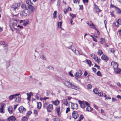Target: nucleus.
Masks as SVG:
<instances>
[{
    "label": "nucleus",
    "mask_w": 121,
    "mask_h": 121,
    "mask_svg": "<svg viewBox=\"0 0 121 121\" xmlns=\"http://www.w3.org/2000/svg\"><path fill=\"white\" fill-rule=\"evenodd\" d=\"M82 74V71L80 70H79L77 72L75 73L74 75L76 77H78L81 75Z\"/></svg>",
    "instance_id": "obj_13"
},
{
    "label": "nucleus",
    "mask_w": 121,
    "mask_h": 121,
    "mask_svg": "<svg viewBox=\"0 0 121 121\" xmlns=\"http://www.w3.org/2000/svg\"><path fill=\"white\" fill-rule=\"evenodd\" d=\"M20 95V93H18L17 94H16L15 95H11L9 96V99L10 100H12L13 99L14 97Z\"/></svg>",
    "instance_id": "obj_11"
},
{
    "label": "nucleus",
    "mask_w": 121,
    "mask_h": 121,
    "mask_svg": "<svg viewBox=\"0 0 121 121\" xmlns=\"http://www.w3.org/2000/svg\"><path fill=\"white\" fill-rule=\"evenodd\" d=\"M69 15L72 17L71 18H73V19L74 18L76 17V15L75 14L70 13Z\"/></svg>",
    "instance_id": "obj_41"
},
{
    "label": "nucleus",
    "mask_w": 121,
    "mask_h": 121,
    "mask_svg": "<svg viewBox=\"0 0 121 121\" xmlns=\"http://www.w3.org/2000/svg\"><path fill=\"white\" fill-rule=\"evenodd\" d=\"M56 111L58 115H59L61 113L60 111V107L57 108L56 109Z\"/></svg>",
    "instance_id": "obj_23"
},
{
    "label": "nucleus",
    "mask_w": 121,
    "mask_h": 121,
    "mask_svg": "<svg viewBox=\"0 0 121 121\" xmlns=\"http://www.w3.org/2000/svg\"><path fill=\"white\" fill-rule=\"evenodd\" d=\"M103 52L101 50L99 49L98 50L97 52L98 55L99 56H101L103 54Z\"/></svg>",
    "instance_id": "obj_28"
},
{
    "label": "nucleus",
    "mask_w": 121,
    "mask_h": 121,
    "mask_svg": "<svg viewBox=\"0 0 121 121\" xmlns=\"http://www.w3.org/2000/svg\"><path fill=\"white\" fill-rule=\"evenodd\" d=\"M87 23L91 27H92V26H95L91 22H87Z\"/></svg>",
    "instance_id": "obj_27"
},
{
    "label": "nucleus",
    "mask_w": 121,
    "mask_h": 121,
    "mask_svg": "<svg viewBox=\"0 0 121 121\" xmlns=\"http://www.w3.org/2000/svg\"><path fill=\"white\" fill-rule=\"evenodd\" d=\"M101 58L102 60L106 61H107L108 59V58L107 56L104 55L102 56Z\"/></svg>",
    "instance_id": "obj_21"
},
{
    "label": "nucleus",
    "mask_w": 121,
    "mask_h": 121,
    "mask_svg": "<svg viewBox=\"0 0 121 121\" xmlns=\"http://www.w3.org/2000/svg\"><path fill=\"white\" fill-rule=\"evenodd\" d=\"M46 95L48 96L49 95L50 93V91H47L46 92Z\"/></svg>",
    "instance_id": "obj_58"
},
{
    "label": "nucleus",
    "mask_w": 121,
    "mask_h": 121,
    "mask_svg": "<svg viewBox=\"0 0 121 121\" xmlns=\"http://www.w3.org/2000/svg\"><path fill=\"white\" fill-rule=\"evenodd\" d=\"M72 116L73 118L74 119H76L79 116L78 112L77 111H73L72 113Z\"/></svg>",
    "instance_id": "obj_10"
},
{
    "label": "nucleus",
    "mask_w": 121,
    "mask_h": 121,
    "mask_svg": "<svg viewBox=\"0 0 121 121\" xmlns=\"http://www.w3.org/2000/svg\"><path fill=\"white\" fill-rule=\"evenodd\" d=\"M60 0H58L57 1V6L58 8H59L60 5Z\"/></svg>",
    "instance_id": "obj_37"
},
{
    "label": "nucleus",
    "mask_w": 121,
    "mask_h": 121,
    "mask_svg": "<svg viewBox=\"0 0 121 121\" xmlns=\"http://www.w3.org/2000/svg\"><path fill=\"white\" fill-rule=\"evenodd\" d=\"M33 5H32L31 6H29V7H28V8L29 9H30L31 11V12H33L35 10V8L33 6Z\"/></svg>",
    "instance_id": "obj_25"
},
{
    "label": "nucleus",
    "mask_w": 121,
    "mask_h": 121,
    "mask_svg": "<svg viewBox=\"0 0 121 121\" xmlns=\"http://www.w3.org/2000/svg\"><path fill=\"white\" fill-rule=\"evenodd\" d=\"M28 13V10L26 9L23 11H22L20 13V15L23 17L26 16Z\"/></svg>",
    "instance_id": "obj_5"
},
{
    "label": "nucleus",
    "mask_w": 121,
    "mask_h": 121,
    "mask_svg": "<svg viewBox=\"0 0 121 121\" xmlns=\"http://www.w3.org/2000/svg\"><path fill=\"white\" fill-rule=\"evenodd\" d=\"M57 13V12L56 11H55L53 14V17L54 18H56L57 17L56 14Z\"/></svg>",
    "instance_id": "obj_35"
},
{
    "label": "nucleus",
    "mask_w": 121,
    "mask_h": 121,
    "mask_svg": "<svg viewBox=\"0 0 121 121\" xmlns=\"http://www.w3.org/2000/svg\"><path fill=\"white\" fill-rule=\"evenodd\" d=\"M4 104L1 105V107L0 108V112L2 113H4L3 112V107H4Z\"/></svg>",
    "instance_id": "obj_24"
},
{
    "label": "nucleus",
    "mask_w": 121,
    "mask_h": 121,
    "mask_svg": "<svg viewBox=\"0 0 121 121\" xmlns=\"http://www.w3.org/2000/svg\"><path fill=\"white\" fill-rule=\"evenodd\" d=\"M117 98L120 99L121 100V96L119 95H118L117 96Z\"/></svg>",
    "instance_id": "obj_64"
},
{
    "label": "nucleus",
    "mask_w": 121,
    "mask_h": 121,
    "mask_svg": "<svg viewBox=\"0 0 121 121\" xmlns=\"http://www.w3.org/2000/svg\"><path fill=\"white\" fill-rule=\"evenodd\" d=\"M62 22H58V26H59L60 27H61L62 24Z\"/></svg>",
    "instance_id": "obj_54"
},
{
    "label": "nucleus",
    "mask_w": 121,
    "mask_h": 121,
    "mask_svg": "<svg viewBox=\"0 0 121 121\" xmlns=\"http://www.w3.org/2000/svg\"><path fill=\"white\" fill-rule=\"evenodd\" d=\"M10 64V62L9 61H6V67L7 68L8 67Z\"/></svg>",
    "instance_id": "obj_45"
},
{
    "label": "nucleus",
    "mask_w": 121,
    "mask_h": 121,
    "mask_svg": "<svg viewBox=\"0 0 121 121\" xmlns=\"http://www.w3.org/2000/svg\"><path fill=\"white\" fill-rule=\"evenodd\" d=\"M29 23L28 21H25L23 22V25L24 26H26Z\"/></svg>",
    "instance_id": "obj_44"
},
{
    "label": "nucleus",
    "mask_w": 121,
    "mask_h": 121,
    "mask_svg": "<svg viewBox=\"0 0 121 121\" xmlns=\"http://www.w3.org/2000/svg\"><path fill=\"white\" fill-rule=\"evenodd\" d=\"M53 121H60L59 119L58 118H54Z\"/></svg>",
    "instance_id": "obj_52"
},
{
    "label": "nucleus",
    "mask_w": 121,
    "mask_h": 121,
    "mask_svg": "<svg viewBox=\"0 0 121 121\" xmlns=\"http://www.w3.org/2000/svg\"><path fill=\"white\" fill-rule=\"evenodd\" d=\"M32 113V112L31 111H28L26 113V116L27 117H29Z\"/></svg>",
    "instance_id": "obj_30"
},
{
    "label": "nucleus",
    "mask_w": 121,
    "mask_h": 121,
    "mask_svg": "<svg viewBox=\"0 0 121 121\" xmlns=\"http://www.w3.org/2000/svg\"><path fill=\"white\" fill-rule=\"evenodd\" d=\"M73 18H71L70 20V23L72 25H73Z\"/></svg>",
    "instance_id": "obj_57"
},
{
    "label": "nucleus",
    "mask_w": 121,
    "mask_h": 121,
    "mask_svg": "<svg viewBox=\"0 0 121 121\" xmlns=\"http://www.w3.org/2000/svg\"><path fill=\"white\" fill-rule=\"evenodd\" d=\"M20 4V3H17L13 4L11 7L12 9L13 10H15L16 9L19 8Z\"/></svg>",
    "instance_id": "obj_3"
},
{
    "label": "nucleus",
    "mask_w": 121,
    "mask_h": 121,
    "mask_svg": "<svg viewBox=\"0 0 121 121\" xmlns=\"http://www.w3.org/2000/svg\"><path fill=\"white\" fill-rule=\"evenodd\" d=\"M117 23L118 24H120L121 25V19H119L117 20Z\"/></svg>",
    "instance_id": "obj_51"
},
{
    "label": "nucleus",
    "mask_w": 121,
    "mask_h": 121,
    "mask_svg": "<svg viewBox=\"0 0 121 121\" xmlns=\"http://www.w3.org/2000/svg\"><path fill=\"white\" fill-rule=\"evenodd\" d=\"M8 110L10 114H11L13 113V109L11 106H9L8 108Z\"/></svg>",
    "instance_id": "obj_18"
},
{
    "label": "nucleus",
    "mask_w": 121,
    "mask_h": 121,
    "mask_svg": "<svg viewBox=\"0 0 121 121\" xmlns=\"http://www.w3.org/2000/svg\"><path fill=\"white\" fill-rule=\"evenodd\" d=\"M86 61L89 66H91V62L89 60H86Z\"/></svg>",
    "instance_id": "obj_31"
},
{
    "label": "nucleus",
    "mask_w": 121,
    "mask_h": 121,
    "mask_svg": "<svg viewBox=\"0 0 121 121\" xmlns=\"http://www.w3.org/2000/svg\"><path fill=\"white\" fill-rule=\"evenodd\" d=\"M74 52L75 54L77 55H80V54L78 50H76L75 49Z\"/></svg>",
    "instance_id": "obj_38"
},
{
    "label": "nucleus",
    "mask_w": 121,
    "mask_h": 121,
    "mask_svg": "<svg viewBox=\"0 0 121 121\" xmlns=\"http://www.w3.org/2000/svg\"><path fill=\"white\" fill-rule=\"evenodd\" d=\"M41 58L42 59L44 60H45L46 59V58L45 56L43 55H42Z\"/></svg>",
    "instance_id": "obj_42"
},
{
    "label": "nucleus",
    "mask_w": 121,
    "mask_h": 121,
    "mask_svg": "<svg viewBox=\"0 0 121 121\" xmlns=\"http://www.w3.org/2000/svg\"><path fill=\"white\" fill-rule=\"evenodd\" d=\"M26 3L28 5V7L33 5V4L31 2L30 0H26Z\"/></svg>",
    "instance_id": "obj_20"
},
{
    "label": "nucleus",
    "mask_w": 121,
    "mask_h": 121,
    "mask_svg": "<svg viewBox=\"0 0 121 121\" xmlns=\"http://www.w3.org/2000/svg\"><path fill=\"white\" fill-rule=\"evenodd\" d=\"M70 111V108H66V113H68V112L69 111Z\"/></svg>",
    "instance_id": "obj_53"
},
{
    "label": "nucleus",
    "mask_w": 121,
    "mask_h": 121,
    "mask_svg": "<svg viewBox=\"0 0 121 121\" xmlns=\"http://www.w3.org/2000/svg\"><path fill=\"white\" fill-rule=\"evenodd\" d=\"M93 58H94V60L96 61L99 64L100 63L101 61V60L100 59V58L96 56H95V57H93Z\"/></svg>",
    "instance_id": "obj_16"
},
{
    "label": "nucleus",
    "mask_w": 121,
    "mask_h": 121,
    "mask_svg": "<svg viewBox=\"0 0 121 121\" xmlns=\"http://www.w3.org/2000/svg\"><path fill=\"white\" fill-rule=\"evenodd\" d=\"M27 117L24 116L22 117L21 119L22 121H27L28 120V119Z\"/></svg>",
    "instance_id": "obj_33"
},
{
    "label": "nucleus",
    "mask_w": 121,
    "mask_h": 121,
    "mask_svg": "<svg viewBox=\"0 0 121 121\" xmlns=\"http://www.w3.org/2000/svg\"><path fill=\"white\" fill-rule=\"evenodd\" d=\"M62 101L63 104L66 106H67L68 104V102L67 99H65L63 100Z\"/></svg>",
    "instance_id": "obj_22"
},
{
    "label": "nucleus",
    "mask_w": 121,
    "mask_h": 121,
    "mask_svg": "<svg viewBox=\"0 0 121 121\" xmlns=\"http://www.w3.org/2000/svg\"><path fill=\"white\" fill-rule=\"evenodd\" d=\"M94 107L97 110L98 109V107L97 106L95 105H94Z\"/></svg>",
    "instance_id": "obj_63"
},
{
    "label": "nucleus",
    "mask_w": 121,
    "mask_h": 121,
    "mask_svg": "<svg viewBox=\"0 0 121 121\" xmlns=\"http://www.w3.org/2000/svg\"><path fill=\"white\" fill-rule=\"evenodd\" d=\"M68 104L69 105L71 104V108L72 109H77L78 108V105L76 104L69 102V103Z\"/></svg>",
    "instance_id": "obj_8"
},
{
    "label": "nucleus",
    "mask_w": 121,
    "mask_h": 121,
    "mask_svg": "<svg viewBox=\"0 0 121 121\" xmlns=\"http://www.w3.org/2000/svg\"><path fill=\"white\" fill-rule=\"evenodd\" d=\"M95 56H96L95 55V54H92L91 55V57L93 59L94 58L93 57H95Z\"/></svg>",
    "instance_id": "obj_60"
},
{
    "label": "nucleus",
    "mask_w": 121,
    "mask_h": 121,
    "mask_svg": "<svg viewBox=\"0 0 121 121\" xmlns=\"http://www.w3.org/2000/svg\"><path fill=\"white\" fill-rule=\"evenodd\" d=\"M83 118V115H81L79 116V119L78 120V121H80L81 120H82Z\"/></svg>",
    "instance_id": "obj_43"
},
{
    "label": "nucleus",
    "mask_w": 121,
    "mask_h": 121,
    "mask_svg": "<svg viewBox=\"0 0 121 121\" xmlns=\"http://www.w3.org/2000/svg\"><path fill=\"white\" fill-rule=\"evenodd\" d=\"M100 42L101 43L103 44L104 42V39L103 38L101 39Z\"/></svg>",
    "instance_id": "obj_46"
},
{
    "label": "nucleus",
    "mask_w": 121,
    "mask_h": 121,
    "mask_svg": "<svg viewBox=\"0 0 121 121\" xmlns=\"http://www.w3.org/2000/svg\"><path fill=\"white\" fill-rule=\"evenodd\" d=\"M16 120V118L14 116H12L9 117L8 120L9 121H15Z\"/></svg>",
    "instance_id": "obj_17"
},
{
    "label": "nucleus",
    "mask_w": 121,
    "mask_h": 121,
    "mask_svg": "<svg viewBox=\"0 0 121 121\" xmlns=\"http://www.w3.org/2000/svg\"><path fill=\"white\" fill-rule=\"evenodd\" d=\"M116 73H119L121 71V70L120 68H118V67L115 70H114Z\"/></svg>",
    "instance_id": "obj_36"
},
{
    "label": "nucleus",
    "mask_w": 121,
    "mask_h": 121,
    "mask_svg": "<svg viewBox=\"0 0 121 121\" xmlns=\"http://www.w3.org/2000/svg\"><path fill=\"white\" fill-rule=\"evenodd\" d=\"M19 112L23 114H24L26 111V109L22 106L20 107L18 109Z\"/></svg>",
    "instance_id": "obj_9"
},
{
    "label": "nucleus",
    "mask_w": 121,
    "mask_h": 121,
    "mask_svg": "<svg viewBox=\"0 0 121 121\" xmlns=\"http://www.w3.org/2000/svg\"><path fill=\"white\" fill-rule=\"evenodd\" d=\"M46 108L48 112H51L53 109V105L52 104H49L48 106Z\"/></svg>",
    "instance_id": "obj_6"
},
{
    "label": "nucleus",
    "mask_w": 121,
    "mask_h": 121,
    "mask_svg": "<svg viewBox=\"0 0 121 121\" xmlns=\"http://www.w3.org/2000/svg\"><path fill=\"white\" fill-rule=\"evenodd\" d=\"M27 99L28 100H30V99L31 97V96H33V93L32 92H30V93H27Z\"/></svg>",
    "instance_id": "obj_12"
},
{
    "label": "nucleus",
    "mask_w": 121,
    "mask_h": 121,
    "mask_svg": "<svg viewBox=\"0 0 121 121\" xmlns=\"http://www.w3.org/2000/svg\"><path fill=\"white\" fill-rule=\"evenodd\" d=\"M98 95L100 96H102L103 95V93L102 92H100L98 94Z\"/></svg>",
    "instance_id": "obj_56"
},
{
    "label": "nucleus",
    "mask_w": 121,
    "mask_h": 121,
    "mask_svg": "<svg viewBox=\"0 0 121 121\" xmlns=\"http://www.w3.org/2000/svg\"><path fill=\"white\" fill-rule=\"evenodd\" d=\"M111 17H114V15L113 13V12H111Z\"/></svg>",
    "instance_id": "obj_59"
},
{
    "label": "nucleus",
    "mask_w": 121,
    "mask_h": 121,
    "mask_svg": "<svg viewBox=\"0 0 121 121\" xmlns=\"http://www.w3.org/2000/svg\"><path fill=\"white\" fill-rule=\"evenodd\" d=\"M21 100V98L20 97H17L16 99V101L17 102L20 101Z\"/></svg>",
    "instance_id": "obj_39"
},
{
    "label": "nucleus",
    "mask_w": 121,
    "mask_h": 121,
    "mask_svg": "<svg viewBox=\"0 0 121 121\" xmlns=\"http://www.w3.org/2000/svg\"><path fill=\"white\" fill-rule=\"evenodd\" d=\"M94 6L95 10L96 11V12L99 13L101 12V10L99 8L97 5L95 4Z\"/></svg>",
    "instance_id": "obj_14"
},
{
    "label": "nucleus",
    "mask_w": 121,
    "mask_h": 121,
    "mask_svg": "<svg viewBox=\"0 0 121 121\" xmlns=\"http://www.w3.org/2000/svg\"><path fill=\"white\" fill-rule=\"evenodd\" d=\"M92 109V108L89 106H88L86 108L87 111L89 112L91 111Z\"/></svg>",
    "instance_id": "obj_32"
},
{
    "label": "nucleus",
    "mask_w": 121,
    "mask_h": 121,
    "mask_svg": "<svg viewBox=\"0 0 121 121\" xmlns=\"http://www.w3.org/2000/svg\"><path fill=\"white\" fill-rule=\"evenodd\" d=\"M96 74L98 76H101V75L100 71H98L97 72Z\"/></svg>",
    "instance_id": "obj_50"
},
{
    "label": "nucleus",
    "mask_w": 121,
    "mask_h": 121,
    "mask_svg": "<svg viewBox=\"0 0 121 121\" xmlns=\"http://www.w3.org/2000/svg\"><path fill=\"white\" fill-rule=\"evenodd\" d=\"M64 13L65 14H66V13L68 11H71V9L68 6L67 9H64Z\"/></svg>",
    "instance_id": "obj_19"
},
{
    "label": "nucleus",
    "mask_w": 121,
    "mask_h": 121,
    "mask_svg": "<svg viewBox=\"0 0 121 121\" xmlns=\"http://www.w3.org/2000/svg\"><path fill=\"white\" fill-rule=\"evenodd\" d=\"M39 95L38 94H36L35 96V97L37 99H39Z\"/></svg>",
    "instance_id": "obj_55"
},
{
    "label": "nucleus",
    "mask_w": 121,
    "mask_h": 121,
    "mask_svg": "<svg viewBox=\"0 0 121 121\" xmlns=\"http://www.w3.org/2000/svg\"><path fill=\"white\" fill-rule=\"evenodd\" d=\"M92 87V86L90 84H88L87 86V88L89 89H91Z\"/></svg>",
    "instance_id": "obj_48"
},
{
    "label": "nucleus",
    "mask_w": 121,
    "mask_h": 121,
    "mask_svg": "<svg viewBox=\"0 0 121 121\" xmlns=\"http://www.w3.org/2000/svg\"><path fill=\"white\" fill-rule=\"evenodd\" d=\"M37 108L39 109H40L41 107V104L40 102H37Z\"/></svg>",
    "instance_id": "obj_29"
},
{
    "label": "nucleus",
    "mask_w": 121,
    "mask_h": 121,
    "mask_svg": "<svg viewBox=\"0 0 121 121\" xmlns=\"http://www.w3.org/2000/svg\"><path fill=\"white\" fill-rule=\"evenodd\" d=\"M111 66L113 67L114 70H115L117 69L118 67V64L117 63L113 61L111 63Z\"/></svg>",
    "instance_id": "obj_7"
},
{
    "label": "nucleus",
    "mask_w": 121,
    "mask_h": 121,
    "mask_svg": "<svg viewBox=\"0 0 121 121\" xmlns=\"http://www.w3.org/2000/svg\"><path fill=\"white\" fill-rule=\"evenodd\" d=\"M117 85L119 86L120 87H121V85L120 83L119 82H117Z\"/></svg>",
    "instance_id": "obj_61"
},
{
    "label": "nucleus",
    "mask_w": 121,
    "mask_h": 121,
    "mask_svg": "<svg viewBox=\"0 0 121 121\" xmlns=\"http://www.w3.org/2000/svg\"><path fill=\"white\" fill-rule=\"evenodd\" d=\"M93 91L96 94H98L99 93L98 91L97 88L94 89L93 90Z\"/></svg>",
    "instance_id": "obj_40"
},
{
    "label": "nucleus",
    "mask_w": 121,
    "mask_h": 121,
    "mask_svg": "<svg viewBox=\"0 0 121 121\" xmlns=\"http://www.w3.org/2000/svg\"><path fill=\"white\" fill-rule=\"evenodd\" d=\"M10 27L12 30L13 31H14L16 27H17V24L15 22L11 23L10 24Z\"/></svg>",
    "instance_id": "obj_4"
},
{
    "label": "nucleus",
    "mask_w": 121,
    "mask_h": 121,
    "mask_svg": "<svg viewBox=\"0 0 121 121\" xmlns=\"http://www.w3.org/2000/svg\"><path fill=\"white\" fill-rule=\"evenodd\" d=\"M73 1L74 3L78 4L80 1V0H73Z\"/></svg>",
    "instance_id": "obj_47"
},
{
    "label": "nucleus",
    "mask_w": 121,
    "mask_h": 121,
    "mask_svg": "<svg viewBox=\"0 0 121 121\" xmlns=\"http://www.w3.org/2000/svg\"><path fill=\"white\" fill-rule=\"evenodd\" d=\"M110 50L111 52L113 54L115 52L114 49L113 48H110Z\"/></svg>",
    "instance_id": "obj_49"
},
{
    "label": "nucleus",
    "mask_w": 121,
    "mask_h": 121,
    "mask_svg": "<svg viewBox=\"0 0 121 121\" xmlns=\"http://www.w3.org/2000/svg\"><path fill=\"white\" fill-rule=\"evenodd\" d=\"M116 11L118 14H121V9L118 8H117L116 9Z\"/></svg>",
    "instance_id": "obj_26"
},
{
    "label": "nucleus",
    "mask_w": 121,
    "mask_h": 121,
    "mask_svg": "<svg viewBox=\"0 0 121 121\" xmlns=\"http://www.w3.org/2000/svg\"><path fill=\"white\" fill-rule=\"evenodd\" d=\"M78 102L81 107L83 108H85L86 105L87 106L89 105V103L86 101H81L79 100Z\"/></svg>",
    "instance_id": "obj_2"
},
{
    "label": "nucleus",
    "mask_w": 121,
    "mask_h": 121,
    "mask_svg": "<svg viewBox=\"0 0 121 121\" xmlns=\"http://www.w3.org/2000/svg\"><path fill=\"white\" fill-rule=\"evenodd\" d=\"M21 7L23 9H27L28 8V7L26 6V5L25 4H23L21 5Z\"/></svg>",
    "instance_id": "obj_34"
},
{
    "label": "nucleus",
    "mask_w": 121,
    "mask_h": 121,
    "mask_svg": "<svg viewBox=\"0 0 121 121\" xmlns=\"http://www.w3.org/2000/svg\"><path fill=\"white\" fill-rule=\"evenodd\" d=\"M63 83L65 86L68 88L77 90L80 89L78 86H76L75 84L73 83L70 81H63Z\"/></svg>",
    "instance_id": "obj_1"
},
{
    "label": "nucleus",
    "mask_w": 121,
    "mask_h": 121,
    "mask_svg": "<svg viewBox=\"0 0 121 121\" xmlns=\"http://www.w3.org/2000/svg\"><path fill=\"white\" fill-rule=\"evenodd\" d=\"M52 103L56 106H58L60 104V101L58 100L55 101H52Z\"/></svg>",
    "instance_id": "obj_15"
},
{
    "label": "nucleus",
    "mask_w": 121,
    "mask_h": 121,
    "mask_svg": "<svg viewBox=\"0 0 121 121\" xmlns=\"http://www.w3.org/2000/svg\"><path fill=\"white\" fill-rule=\"evenodd\" d=\"M87 73L86 71H85L84 72V73L83 74V75L85 76H86L87 75Z\"/></svg>",
    "instance_id": "obj_62"
}]
</instances>
